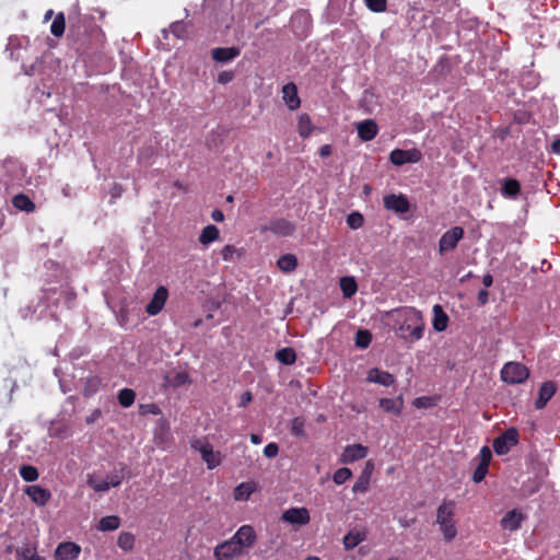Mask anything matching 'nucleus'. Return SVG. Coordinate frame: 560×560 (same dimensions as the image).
Instances as JSON below:
<instances>
[{"label":"nucleus","mask_w":560,"mask_h":560,"mask_svg":"<svg viewBox=\"0 0 560 560\" xmlns=\"http://www.w3.org/2000/svg\"><path fill=\"white\" fill-rule=\"evenodd\" d=\"M398 314L397 335L406 342H415L423 337L424 322L421 312L412 307L395 310Z\"/></svg>","instance_id":"nucleus-1"},{"label":"nucleus","mask_w":560,"mask_h":560,"mask_svg":"<svg viewBox=\"0 0 560 560\" xmlns=\"http://www.w3.org/2000/svg\"><path fill=\"white\" fill-rule=\"evenodd\" d=\"M455 503L453 501H443L436 510V523L446 541L453 540L457 535L454 522Z\"/></svg>","instance_id":"nucleus-2"},{"label":"nucleus","mask_w":560,"mask_h":560,"mask_svg":"<svg viewBox=\"0 0 560 560\" xmlns=\"http://www.w3.org/2000/svg\"><path fill=\"white\" fill-rule=\"evenodd\" d=\"M190 447L199 452L208 469H214L221 464L222 458L220 452H215L209 442L201 439H194L190 441Z\"/></svg>","instance_id":"nucleus-3"},{"label":"nucleus","mask_w":560,"mask_h":560,"mask_svg":"<svg viewBox=\"0 0 560 560\" xmlns=\"http://www.w3.org/2000/svg\"><path fill=\"white\" fill-rule=\"evenodd\" d=\"M528 376V369L518 362H508L501 370L502 381L510 385L524 383Z\"/></svg>","instance_id":"nucleus-4"},{"label":"nucleus","mask_w":560,"mask_h":560,"mask_svg":"<svg viewBox=\"0 0 560 560\" xmlns=\"http://www.w3.org/2000/svg\"><path fill=\"white\" fill-rule=\"evenodd\" d=\"M464 229L462 226H454L442 234L439 241V253L444 255L454 250L457 244L464 237Z\"/></svg>","instance_id":"nucleus-5"},{"label":"nucleus","mask_w":560,"mask_h":560,"mask_svg":"<svg viewBox=\"0 0 560 560\" xmlns=\"http://www.w3.org/2000/svg\"><path fill=\"white\" fill-rule=\"evenodd\" d=\"M518 442V432L514 428L505 430L493 441V450L498 455H505Z\"/></svg>","instance_id":"nucleus-6"},{"label":"nucleus","mask_w":560,"mask_h":560,"mask_svg":"<svg viewBox=\"0 0 560 560\" xmlns=\"http://www.w3.org/2000/svg\"><path fill=\"white\" fill-rule=\"evenodd\" d=\"M256 538L257 536L254 528L250 525H243L230 539L245 553L246 550L254 546Z\"/></svg>","instance_id":"nucleus-7"},{"label":"nucleus","mask_w":560,"mask_h":560,"mask_svg":"<svg viewBox=\"0 0 560 560\" xmlns=\"http://www.w3.org/2000/svg\"><path fill=\"white\" fill-rule=\"evenodd\" d=\"M243 555V550L233 544L231 539L219 544L213 550V556L217 560H231Z\"/></svg>","instance_id":"nucleus-8"},{"label":"nucleus","mask_w":560,"mask_h":560,"mask_svg":"<svg viewBox=\"0 0 560 560\" xmlns=\"http://www.w3.org/2000/svg\"><path fill=\"white\" fill-rule=\"evenodd\" d=\"M384 207L398 214L407 213L410 210V203L405 195L390 194L384 197Z\"/></svg>","instance_id":"nucleus-9"},{"label":"nucleus","mask_w":560,"mask_h":560,"mask_svg":"<svg viewBox=\"0 0 560 560\" xmlns=\"http://www.w3.org/2000/svg\"><path fill=\"white\" fill-rule=\"evenodd\" d=\"M81 553V547L72 541L60 542L54 552L55 560H75Z\"/></svg>","instance_id":"nucleus-10"},{"label":"nucleus","mask_w":560,"mask_h":560,"mask_svg":"<svg viewBox=\"0 0 560 560\" xmlns=\"http://www.w3.org/2000/svg\"><path fill=\"white\" fill-rule=\"evenodd\" d=\"M168 298V291L165 287L161 285L154 292L151 301L145 306V312L150 316L158 315L164 307L166 300Z\"/></svg>","instance_id":"nucleus-11"},{"label":"nucleus","mask_w":560,"mask_h":560,"mask_svg":"<svg viewBox=\"0 0 560 560\" xmlns=\"http://www.w3.org/2000/svg\"><path fill=\"white\" fill-rule=\"evenodd\" d=\"M420 158H421V153L416 149H413V150L396 149L390 152V156H389L390 162L397 166L404 165L406 163H416L420 160Z\"/></svg>","instance_id":"nucleus-12"},{"label":"nucleus","mask_w":560,"mask_h":560,"mask_svg":"<svg viewBox=\"0 0 560 560\" xmlns=\"http://www.w3.org/2000/svg\"><path fill=\"white\" fill-rule=\"evenodd\" d=\"M264 231L272 232L273 234L280 235V236H290L295 231V225L283 219H273L271 220L265 228Z\"/></svg>","instance_id":"nucleus-13"},{"label":"nucleus","mask_w":560,"mask_h":560,"mask_svg":"<svg viewBox=\"0 0 560 560\" xmlns=\"http://www.w3.org/2000/svg\"><path fill=\"white\" fill-rule=\"evenodd\" d=\"M282 520L289 524L305 525L310 522V513L306 508H291L282 514Z\"/></svg>","instance_id":"nucleus-14"},{"label":"nucleus","mask_w":560,"mask_h":560,"mask_svg":"<svg viewBox=\"0 0 560 560\" xmlns=\"http://www.w3.org/2000/svg\"><path fill=\"white\" fill-rule=\"evenodd\" d=\"M282 100L291 110H295L300 107L301 101L298 95V88L294 83L291 82L283 85Z\"/></svg>","instance_id":"nucleus-15"},{"label":"nucleus","mask_w":560,"mask_h":560,"mask_svg":"<svg viewBox=\"0 0 560 560\" xmlns=\"http://www.w3.org/2000/svg\"><path fill=\"white\" fill-rule=\"evenodd\" d=\"M366 381L387 387L394 384L395 377L389 372L373 368L368 372Z\"/></svg>","instance_id":"nucleus-16"},{"label":"nucleus","mask_w":560,"mask_h":560,"mask_svg":"<svg viewBox=\"0 0 560 560\" xmlns=\"http://www.w3.org/2000/svg\"><path fill=\"white\" fill-rule=\"evenodd\" d=\"M368 448L363 446L362 444H352L348 445L342 455H341V462L342 463H352L359 459H362L366 456Z\"/></svg>","instance_id":"nucleus-17"},{"label":"nucleus","mask_w":560,"mask_h":560,"mask_svg":"<svg viewBox=\"0 0 560 560\" xmlns=\"http://www.w3.org/2000/svg\"><path fill=\"white\" fill-rule=\"evenodd\" d=\"M556 384L551 381L545 382L538 392V398L535 401L536 409H542L556 393Z\"/></svg>","instance_id":"nucleus-18"},{"label":"nucleus","mask_w":560,"mask_h":560,"mask_svg":"<svg viewBox=\"0 0 560 560\" xmlns=\"http://www.w3.org/2000/svg\"><path fill=\"white\" fill-rule=\"evenodd\" d=\"M241 54V49L238 47H219L214 48L211 51L213 60L217 62H230Z\"/></svg>","instance_id":"nucleus-19"},{"label":"nucleus","mask_w":560,"mask_h":560,"mask_svg":"<svg viewBox=\"0 0 560 560\" xmlns=\"http://www.w3.org/2000/svg\"><path fill=\"white\" fill-rule=\"evenodd\" d=\"M25 493L39 506H44L51 497L50 492L40 486H28L25 489Z\"/></svg>","instance_id":"nucleus-20"},{"label":"nucleus","mask_w":560,"mask_h":560,"mask_svg":"<svg viewBox=\"0 0 560 560\" xmlns=\"http://www.w3.org/2000/svg\"><path fill=\"white\" fill-rule=\"evenodd\" d=\"M522 513L516 510L509 511L501 520L500 524L503 529L511 532L517 530L521 527L523 521Z\"/></svg>","instance_id":"nucleus-21"},{"label":"nucleus","mask_w":560,"mask_h":560,"mask_svg":"<svg viewBox=\"0 0 560 560\" xmlns=\"http://www.w3.org/2000/svg\"><path fill=\"white\" fill-rule=\"evenodd\" d=\"M358 136L363 141H370L377 135V125L375 121L368 119L357 125Z\"/></svg>","instance_id":"nucleus-22"},{"label":"nucleus","mask_w":560,"mask_h":560,"mask_svg":"<svg viewBox=\"0 0 560 560\" xmlns=\"http://www.w3.org/2000/svg\"><path fill=\"white\" fill-rule=\"evenodd\" d=\"M365 539L366 533L364 530H350L345 535L342 542L346 550H352Z\"/></svg>","instance_id":"nucleus-23"},{"label":"nucleus","mask_w":560,"mask_h":560,"mask_svg":"<svg viewBox=\"0 0 560 560\" xmlns=\"http://www.w3.org/2000/svg\"><path fill=\"white\" fill-rule=\"evenodd\" d=\"M447 323H448V316L443 311L441 305L435 304L433 306V322H432L433 328L439 332L444 331L447 327Z\"/></svg>","instance_id":"nucleus-24"},{"label":"nucleus","mask_w":560,"mask_h":560,"mask_svg":"<svg viewBox=\"0 0 560 560\" xmlns=\"http://www.w3.org/2000/svg\"><path fill=\"white\" fill-rule=\"evenodd\" d=\"M521 192V185L514 178L504 179L501 187V195L505 198L516 199Z\"/></svg>","instance_id":"nucleus-25"},{"label":"nucleus","mask_w":560,"mask_h":560,"mask_svg":"<svg viewBox=\"0 0 560 560\" xmlns=\"http://www.w3.org/2000/svg\"><path fill=\"white\" fill-rule=\"evenodd\" d=\"M404 406V400L401 397L398 398H381L380 399V407L386 411L392 412L394 415H400L401 409Z\"/></svg>","instance_id":"nucleus-26"},{"label":"nucleus","mask_w":560,"mask_h":560,"mask_svg":"<svg viewBox=\"0 0 560 560\" xmlns=\"http://www.w3.org/2000/svg\"><path fill=\"white\" fill-rule=\"evenodd\" d=\"M219 235H220L219 229L213 224H209L202 229V231L199 235V242L202 245H209L210 243L217 241L219 238Z\"/></svg>","instance_id":"nucleus-27"},{"label":"nucleus","mask_w":560,"mask_h":560,"mask_svg":"<svg viewBox=\"0 0 560 560\" xmlns=\"http://www.w3.org/2000/svg\"><path fill=\"white\" fill-rule=\"evenodd\" d=\"M12 203L16 209L27 213L33 212L35 209L34 202L24 194L14 196Z\"/></svg>","instance_id":"nucleus-28"},{"label":"nucleus","mask_w":560,"mask_h":560,"mask_svg":"<svg viewBox=\"0 0 560 560\" xmlns=\"http://www.w3.org/2000/svg\"><path fill=\"white\" fill-rule=\"evenodd\" d=\"M15 555L16 560H44V558L37 555L36 548L31 546L18 547Z\"/></svg>","instance_id":"nucleus-29"},{"label":"nucleus","mask_w":560,"mask_h":560,"mask_svg":"<svg viewBox=\"0 0 560 560\" xmlns=\"http://www.w3.org/2000/svg\"><path fill=\"white\" fill-rule=\"evenodd\" d=\"M120 526V518L116 515L104 516L100 520L97 529L101 532L115 530Z\"/></svg>","instance_id":"nucleus-30"},{"label":"nucleus","mask_w":560,"mask_h":560,"mask_svg":"<svg viewBox=\"0 0 560 560\" xmlns=\"http://www.w3.org/2000/svg\"><path fill=\"white\" fill-rule=\"evenodd\" d=\"M277 265L280 270L291 272L296 268L298 259L293 254H285L278 259Z\"/></svg>","instance_id":"nucleus-31"},{"label":"nucleus","mask_w":560,"mask_h":560,"mask_svg":"<svg viewBox=\"0 0 560 560\" xmlns=\"http://www.w3.org/2000/svg\"><path fill=\"white\" fill-rule=\"evenodd\" d=\"M255 487L250 482H242L234 489V499L236 501H245L254 492Z\"/></svg>","instance_id":"nucleus-32"},{"label":"nucleus","mask_w":560,"mask_h":560,"mask_svg":"<svg viewBox=\"0 0 560 560\" xmlns=\"http://www.w3.org/2000/svg\"><path fill=\"white\" fill-rule=\"evenodd\" d=\"M276 359L282 364L290 365L296 360V353L292 348H282L276 352Z\"/></svg>","instance_id":"nucleus-33"},{"label":"nucleus","mask_w":560,"mask_h":560,"mask_svg":"<svg viewBox=\"0 0 560 560\" xmlns=\"http://www.w3.org/2000/svg\"><path fill=\"white\" fill-rule=\"evenodd\" d=\"M340 289L345 298H351L358 290L357 282L352 277H343L340 279Z\"/></svg>","instance_id":"nucleus-34"},{"label":"nucleus","mask_w":560,"mask_h":560,"mask_svg":"<svg viewBox=\"0 0 560 560\" xmlns=\"http://www.w3.org/2000/svg\"><path fill=\"white\" fill-rule=\"evenodd\" d=\"M135 535L129 532H121L117 539L118 547L124 551H130L135 546Z\"/></svg>","instance_id":"nucleus-35"},{"label":"nucleus","mask_w":560,"mask_h":560,"mask_svg":"<svg viewBox=\"0 0 560 560\" xmlns=\"http://www.w3.org/2000/svg\"><path fill=\"white\" fill-rule=\"evenodd\" d=\"M312 129H313V125H312V121H311L308 115H306V114L300 115L299 121H298L299 135L302 138H307L311 135Z\"/></svg>","instance_id":"nucleus-36"},{"label":"nucleus","mask_w":560,"mask_h":560,"mask_svg":"<svg viewBox=\"0 0 560 560\" xmlns=\"http://www.w3.org/2000/svg\"><path fill=\"white\" fill-rule=\"evenodd\" d=\"M117 398L120 406L128 408L135 402L136 393L133 389L122 388L118 392Z\"/></svg>","instance_id":"nucleus-37"},{"label":"nucleus","mask_w":560,"mask_h":560,"mask_svg":"<svg viewBox=\"0 0 560 560\" xmlns=\"http://www.w3.org/2000/svg\"><path fill=\"white\" fill-rule=\"evenodd\" d=\"M65 28H66L65 15H63V13L60 12L55 16V19L50 25V32L54 36L60 37L63 35Z\"/></svg>","instance_id":"nucleus-38"},{"label":"nucleus","mask_w":560,"mask_h":560,"mask_svg":"<svg viewBox=\"0 0 560 560\" xmlns=\"http://www.w3.org/2000/svg\"><path fill=\"white\" fill-rule=\"evenodd\" d=\"M370 472L364 470L352 487L354 493H365L369 490Z\"/></svg>","instance_id":"nucleus-39"},{"label":"nucleus","mask_w":560,"mask_h":560,"mask_svg":"<svg viewBox=\"0 0 560 560\" xmlns=\"http://www.w3.org/2000/svg\"><path fill=\"white\" fill-rule=\"evenodd\" d=\"M166 382L172 387H180L189 382L188 373L185 371L176 372L172 376L166 377Z\"/></svg>","instance_id":"nucleus-40"},{"label":"nucleus","mask_w":560,"mask_h":560,"mask_svg":"<svg viewBox=\"0 0 560 560\" xmlns=\"http://www.w3.org/2000/svg\"><path fill=\"white\" fill-rule=\"evenodd\" d=\"M86 483L90 488H92L96 492H106L110 489L107 480H105V479L98 480L93 475H89Z\"/></svg>","instance_id":"nucleus-41"},{"label":"nucleus","mask_w":560,"mask_h":560,"mask_svg":"<svg viewBox=\"0 0 560 560\" xmlns=\"http://www.w3.org/2000/svg\"><path fill=\"white\" fill-rule=\"evenodd\" d=\"M20 476L27 482H33L38 479V471L36 467L31 465H22L20 467Z\"/></svg>","instance_id":"nucleus-42"},{"label":"nucleus","mask_w":560,"mask_h":560,"mask_svg":"<svg viewBox=\"0 0 560 560\" xmlns=\"http://www.w3.org/2000/svg\"><path fill=\"white\" fill-rule=\"evenodd\" d=\"M305 420L301 417H295L291 421L290 431L294 436H305Z\"/></svg>","instance_id":"nucleus-43"},{"label":"nucleus","mask_w":560,"mask_h":560,"mask_svg":"<svg viewBox=\"0 0 560 560\" xmlns=\"http://www.w3.org/2000/svg\"><path fill=\"white\" fill-rule=\"evenodd\" d=\"M352 476V472L349 468L347 467H342V468H339L335 471L334 476H332V480L336 485H342L345 483L348 479H350Z\"/></svg>","instance_id":"nucleus-44"},{"label":"nucleus","mask_w":560,"mask_h":560,"mask_svg":"<svg viewBox=\"0 0 560 560\" xmlns=\"http://www.w3.org/2000/svg\"><path fill=\"white\" fill-rule=\"evenodd\" d=\"M170 31L176 38H184L187 34V25L183 21H176L170 25Z\"/></svg>","instance_id":"nucleus-45"},{"label":"nucleus","mask_w":560,"mask_h":560,"mask_svg":"<svg viewBox=\"0 0 560 560\" xmlns=\"http://www.w3.org/2000/svg\"><path fill=\"white\" fill-rule=\"evenodd\" d=\"M372 336L368 330H359L355 336V345L359 348L365 349L371 343Z\"/></svg>","instance_id":"nucleus-46"},{"label":"nucleus","mask_w":560,"mask_h":560,"mask_svg":"<svg viewBox=\"0 0 560 560\" xmlns=\"http://www.w3.org/2000/svg\"><path fill=\"white\" fill-rule=\"evenodd\" d=\"M364 223V218L360 212H352L347 217V224L350 229H360Z\"/></svg>","instance_id":"nucleus-47"},{"label":"nucleus","mask_w":560,"mask_h":560,"mask_svg":"<svg viewBox=\"0 0 560 560\" xmlns=\"http://www.w3.org/2000/svg\"><path fill=\"white\" fill-rule=\"evenodd\" d=\"M366 7L376 13L384 12L386 10V0H365Z\"/></svg>","instance_id":"nucleus-48"},{"label":"nucleus","mask_w":560,"mask_h":560,"mask_svg":"<svg viewBox=\"0 0 560 560\" xmlns=\"http://www.w3.org/2000/svg\"><path fill=\"white\" fill-rule=\"evenodd\" d=\"M488 469H489V467L478 464V466L476 467V469L474 471L472 480L476 483L481 482L485 479V477L487 476Z\"/></svg>","instance_id":"nucleus-49"},{"label":"nucleus","mask_w":560,"mask_h":560,"mask_svg":"<svg viewBox=\"0 0 560 560\" xmlns=\"http://www.w3.org/2000/svg\"><path fill=\"white\" fill-rule=\"evenodd\" d=\"M479 464L489 467V463L492 458V453L488 446H482L479 452Z\"/></svg>","instance_id":"nucleus-50"},{"label":"nucleus","mask_w":560,"mask_h":560,"mask_svg":"<svg viewBox=\"0 0 560 560\" xmlns=\"http://www.w3.org/2000/svg\"><path fill=\"white\" fill-rule=\"evenodd\" d=\"M279 453V446L277 443H268L265 447H264V455L268 458H273L278 455Z\"/></svg>","instance_id":"nucleus-51"},{"label":"nucleus","mask_w":560,"mask_h":560,"mask_svg":"<svg viewBox=\"0 0 560 560\" xmlns=\"http://www.w3.org/2000/svg\"><path fill=\"white\" fill-rule=\"evenodd\" d=\"M122 478L124 477L120 472L115 471V472L109 474L105 480H107L109 488H110V487L120 486Z\"/></svg>","instance_id":"nucleus-52"},{"label":"nucleus","mask_w":560,"mask_h":560,"mask_svg":"<svg viewBox=\"0 0 560 560\" xmlns=\"http://www.w3.org/2000/svg\"><path fill=\"white\" fill-rule=\"evenodd\" d=\"M236 253V248L232 245H225L221 250L222 259L229 261L233 258V255Z\"/></svg>","instance_id":"nucleus-53"},{"label":"nucleus","mask_w":560,"mask_h":560,"mask_svg":"<svg viewBox=\"0 0 560 560\" xmlns=\"http://www.w3.org/2000/svg\"><path fill=\"white\" fill-rule=\"evenodd\" d=\"M91 35L94 37V39L97 44L102 45L105 40V34H104L103 30L98 26L92 27Z\"/></svg>","instance_id":"nucleus-54"},{"label":"nucleus","mask_w":560,"mask_h":560,"mask_svg":"<svg viewBox=\"0 0 560 560\" xmlns=\"http://www.w3.org/2000/svg\"><path fill=\"white\" fill-rule=\"evenodd\" d=\"M234 78V73L232 71H222L218 75V82L220 84H228Z\"/></svg>","instance_id":"nucleus-55"},{"label":"nucleus","mask_w":560,"mask_h":560,"mask_svg":"<svg viewBox=\"0 0 560 560\" xmlns=\"http://www.w3.org/2000/svg\"><path fill=\"white\" fill-rule=\"evenodd\" d=\"M253 399V396L249 392H244L242 395H241V399H240V404L238 406L240 407H245L248 402H250Z\"/></svg>","instance_id":"nucleus-56"},{"label":"nucleus","mask_w":560,"mask_h":560,"mask_svg":"<svg viewBox=\"0 0 560 560\" xmlns=\"http://www.w3.org/2000/svg\"><path fill=\"white\" fill-rule=\"evenodd\" d=\"M489 300V293L486 289H482L478 292V302L481 305H485Z\"/></svg>","instance_id":"nucleus-57"},{"label":"nucleus","mask_w":560,"mask_h":560,"mask_svg":"<svg viewBox=\"0 0 560 560\" xmlns=\"http://www.w3.org/2000/svg\"><path fill=\"white\" fill-rule=\"evenodd\" d=\"M211 218L215 222H222L224 220V214H223V212L221 210L215 209V210L212 211Z\"/></svg>","instance_id":"nucleus-58"},{"label":"nucleus","mask_w":560,"mask_h":560,"mask_svg":"<svg viewBox=\"0 0 560 560\" xmlns=\"http://www.w3.org/2000/svg\"><path fill=\"white\" fill-rule=\"evenodd\" d=\"M78 23H80V19L78 18ZM79 24H75L72 22V20L70 19V25H69V32L72 34V35H77L78 37L80 36L79 34Z\"/></svg>","instance_id":"nucleus-59"},{"label":"nucleus","mask_w":560,"mask_h":560,"mask_svg":"<svg viewBox=\"0 0 560 560\" xmlns=\"http://www.w3.org/2000/svg\"><path fill=\"white\" fill-rule=\"evenodd\" d=\"M101 415H102L101 410H100V409H95V410L91 413V416H89V417L86 418V423H88V424L93 423L96 419H98V418L101 417Z\"/></svg>","instance_id":"nucleus-60"},{"label":"nucleus","mask_w":560,"mask_h":560,"mask_svg":"<svg viewBox=\"0 0 560 560\" xmlns=\"http://www.w3.org/2000/svg\"><path fill=\"white\" fill-rule=\"evenodd\" d=\"M331 154V148L329 144H324L319 148V155L323 158H327Z\"/></svg>","instance_id":"nucleus-61"},{"label":"nucleus","mask_w":560,"mask_h":560,"mask_svg":"<svg viewBox=\"0 0 560 560\" xmlns=\"http://www.w3.org/2000/svg\"><path fill=\"white\" fill-rule=\"evenodd\" d=\"M493 283V278L490 273H487L482 277V284L486 287V288H489L491 287Z\"/></svg>","instance_id":"nucleus-62"},{"label":"nucleus","mask_w":560,"mask_h":560,"mask_svg":"<svg viewBox=\"0 0 560 560\" xmlns=\"http://www.w3.org/2000/svg\"><path fill=\"white\" fill-rule=\"evenodd\" d=\"M551 150L556 154H560V137L552 141Z\"/></svg>","instance_id":"nucleus-63"},{"label":"nucleus","mask_w":560,"mask_h":560,"mask_svg":"<svg viewBox=\"0 0 560 560\" xmlns=\"http://www.w3.org/2000/svg\"><path fill=\"white\" fill-rule=\"evenodd\" d=\"M425 400H428V398L419 397L415 400V406L418 408L425 407L427 406Z\"/></svg>","instance_id":"nucleus-64"}]
</instances>
